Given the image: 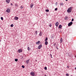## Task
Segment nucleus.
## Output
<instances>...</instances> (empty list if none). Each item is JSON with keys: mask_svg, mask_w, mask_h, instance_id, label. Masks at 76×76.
I'll return each instance as SVG.
<instances>
[{"mask_svg": "<svg viewBox=\"0 0 76 76\" xmlns=\"http://www.w3.org/2000/svg\"><path fill=\"white\" fill-rule=\"evenodd\" d=\"M45 76H47V75H45Z\"/></svg>", "mask_w": 76, "mask_h": 76, "instance_id": "41", "label": "nucleus"}, {"mask_svg": "<svg viewBox=\"0 0 76 76\" xmlns=\"http://www.w3.org/2000/svg\"><path fill=\"white\" fill-rule=\"evenodd\" d=\"M29 59L27 60L26 61V63L27 64H28V63H29Z\"/></svg>", "mask_w": 76, "mask_h": 76, "instance_id": "14", "label": "nucleus"}, {"mask_svg": "<svg viewBox=\"0 0 76 76\" xmlns=\"http://www.w3.org/2000/svg\"><path fill=\"white\" fill-rule=\"evenodd\" d=\"M6 12L7 13H10V9L8 8L6 10Z\"/></svg>", "mask_w": 76, "mask_h": 76, "instance_id": "3", "label": "nucleus"}, {"mask_svg": "<svg viewBox=\"0 0 76 76\" xmlns=\"http://www.w3.org/2000/svg\"><path fill=\"white\" fill-rule=\"evenodd\" d=\"M56 4H57V2L56 3Z\"/></svg>", "mask_w": 76, "mask_h": 76, "instance_id": "36", "label": "nucleus"}, {"mask_svg": "<svg viewBox=\"0 0 76 76\" xmlns=\"http://www.w3.org/2000/svg\"><path fill=\"white\" fill-rule=\"evenodd\" d=\"M44 69L45 70H47V67H45L44 68Z\"/></svg>", "mask_w": 76, "mask_h": 76, "instance_id": "24", "label": "nucleus"}, {"mask_svg": "<svg viewBox=\"0 0 76 76\" xmlns=\"http://www.w3.org/2000/svg\"><path fill=\"white\" fill-rule=\"evenodd\" d=\"M63 41V39H62V38H61L60 39V43H62Z\"/></svg>", "mask_w": 76, "mask_h": 76, "instance_id": "11", "label": "nucleus"}, {"mask_svg": "<svg viewBox=\"0 0 76 76\" xmlns=\"http://www.w3.org/2000/svg\"><path fill=\"white\" fill-rule=\"evenodd\" d=\"M51 26H52V25H51V24H50L49 25V26H50V27H51Z\"/></svg>", "mask_w": 76, "mask_h": 76, "instance_id": "31", "label": "nucleus"}, {"mask_svg": "<svg viewBox=\"0 0 76 76\" xmlns=\"http://www.w3.org/2000/svg\"><path fill=\"white\" fill-rule=\"evenodd\" d=\"M73 24V23L72 22H70L69 23H68V26H70L72 25Z\"/></svg>", "mask_w": 76, "mask_h": 76, "instance_id": "4", "label": "nucleus"}, {"mask_svg": "<svg viewBox=\"0 0 76 76\" xmlns=\"http://www.w3.org/2000/svg\"><path fill=\"white\" fill-rule=\"evenodd\" d=\"M14 19L15 20H18V19H19V18L17 17H15Z\"/></svg>", "mask_w": 76, "mask_h": 76, "instance_id": "9", "label": "nucleus"}, {"mask_svg": "<svg viewBox=\"0 0 76 76\" xmlns=\"http://www.w3.org/2000/svg\"><path fill=\"white\" fill-rule=\"evenodd\" d=\"M45 45H47L48 44V42L46 41L45 42Z\"/></svg>", "mask_w": 76, "mask_h": 76, "instance_id": "15", "label": "nucleus"}, {"mask_svg": "<svg viewBox=\"0 0 76 76\" xmlns=\"http://www.w3.org/2000/svg\"><path fill=\"white\" fill-rule=\"evenodd\" d=\"M58 22H57L55 23V25L57 27L58 26Z\"/></svg>", "mask_w": 76, "mask_h": 76, "instance_id": "7", "label": "nucleus"}, {"mask_svg": "<svg viewBox=\"0 0 76 76\" xmlns=\"http://www.w3.org/2000/svg\"><path fill=\"white\" fill-rule=\"evenodd\" d=\"M66 19H67V17H65V20H66Z\"/></svg>", "mask_w": 76, "mask_h": 76, "instance_id": "32", "label": "nucleus"}, {"mask_svg": "<svg viewBox=\"0 0 76 76\" xmlns=\"http://www.w3.org/2000/svg\"><path fill=\"white\" fill-rule=\"evenodd\" d=\"M57 9H58L57 8H55V11H57Z\"/></svg>", "mask_w": 76, "mask_h": 76, "instance_id": "25", "label": "nucleus"}, {"mask_svg": "<svg viewBox=\"0 0 76 76\" xmlns=\"http://www.w3.org/2000/svg\"><path fill=\"white\" fill-rule=\"evenodd\" d=\"M57 48V49H58V48Z\"/></svg>", "mask_w": 76, "mask_h": 76, "instance_id": "44", "label": "nucleus"}, {"mask_svg": "<svg viewBox=\"0 0 76 76\" xmlns=\"http://www.w3.org/2000/svg\"><path fill=\"white\" fill-rule=\"evenodd\" d=\"M18 59H15V61H18Z\"/></svg>", "mask_w": 76, "mask_h": 76, "instance_id": "22", "label": "nucleus"}, {"mask_svg": "<svg viewBox=\"0 0 76 76\" xmlns=\"http://www.w3.org/2000/svg\"><path fill=\"white\" fill-rule=\"evenodd\" d=\"M66 76H69V74H66Z\"/></svg>", "mask_w": 76, "mask_h": 76, "instance_id": "29", "label": "nucleus"}, {"mask_svg": "<svg viewBox=\"0 0 76 76\" xmlns=\"http://www.w3.org/2000/svg\"><path fill=\"white\" fill-rule=\"evenodd\" d=\"M71 76H72V75H71Z\"/></svg>", "mask_w": 76, "mask_h": 76, "instance_id": "45", "label": "nucleus"}, {"mask_svg": "<svg viewBox=\"0 0 76 76\" xmlns=\"http://www.w3.org/2000/svg\"><path fill=\"white\" fill-rule=\"evenodd\" d=\"M30 75L32 76H35V72H31L30 73Z\"/></svg>", "mask_w": 76, "mask_h": 76, "instance_id": "2", "label": "nucleus"}, {"mask_svg": "<svg viewBox=\"0 0 76 76\" xmlns=\"http://www.w3.org/2000/svg\"><path fill=\"white\" fill-rule=\"evenodd\" d=\"M10 0H6V2L7 3H10Z\"/></svg>", "mask_w": 76, "mask_h": 76, "instance_id": "8", "label": "nucleus"}, {"mask_svg": "<svg viewBox=\"0 0 76 76\" xmlns=\"http://www.w3.org/2000/svg\"><path fill=\"white\" fill-rule=\"evenodd\" d=\"M15 6H16L17 7L18 6V5L17 4H15Z\"/></svg>", "mask_w": 76, "mask_h": 76, "instance_id": "33", "label": "nucleus"}, {"mask_svg": "<svg viewBox=\"0 0 76 76\" xmlns=\"http://www.w3.org/2000/svg\"><path fill=\"white\" fill-rule=\"evenodd\" d=\"M75 70H76V67H75Z\"/></svg>", "mask_w": 76, "mask_h": 76, "instance_id": "38", "label": "nucleus"}, {"mask_svg": "<svg viewBox=\"0 0 76 76\" xmlns=\"http://www.w3.org/2000/svg\"><path fill=\"white\" fill-rule=\"evenodd\" d=\"M13 26H14V25H13V24H11V25H10L11 27H13Z\"/></svg>", "mask_w": 76, "mask_h": 76, "instance_id": "20", "label": "nucleus"}, {"mask_svg": "<svg viewBox=\"0 0 76 76\" xmlns=\"http://www.w3.org/2000/svg\"><path fill=\"white\" fill-rule=\"evenodd\" d=\"M42 47V45H39L38 48V49H41V47Z\"/></svg>", "mask_w": 76, "mask_h": 76, "instance_id": "6", "label": "nucleus"}, {"mask_svg": "<svg viewBox=\"0 0 76 76\" xmlns=\"http://www.w3.org/2000/svg\"><path fill=\"white\" fill-rule=\"evenodd\" d=\"M73 21H74V19L73 18H72V21L73 22Z\"/></svg>", "mask_w": 76, "mask_h": 76, "instance_id": "30", "label": "nucleus"}, {"mask_svg": "<svg viewBox=\"0 0 76 76\" xmlns=\"http://www.w3.org/2000/svg\"><path fill=\"white\" fill-rule=\"evenodd\" d=\"M1 20H3V18L2 17H1Z\"/></svg>", "mask_w": 76, "mask_h": 76, "instance_id": "26", "label": "nucleus"}, {"mask_svg": "<svg viewBox=\"0 0 76 76\" xmlns=\"http://www.w3.org/2000/svg\"><path fill=\"white\" fill-rule=\"evenodd\" d=\"M45 11L47 12H49V10H46Z\"/></svg>", "mask_w": 76, "mask_h": 76, "instance_id": "21", "label": "nucleus"}, {"mask_svg": "<svg viewBox=\"0 0 76 76\" xmlns=\"http://www.w3.org/2000/svg\"><path fill=\"white\" fill-rule=\"evenodd\" d=\"M33 6H34V5L32 4V3H31V5H30V7H31V8H32V7H33Z\"/></svg>", "mask_w": 76, "mask_h": 76, "instance_id": "12", "label": "nucleus"}, {"mask_svg": "<svg viewBox=\"0 0 76 76\" xmlns=\"http://www.w3.org/2000/svg\"><path fill=\"white\" fill-rule=\"evenodd\" d=\"M50 56H51H51H52V55H51V54H50Z\"/></svg>", "mask_w": 76, "mask_h": 76, "instance_id": "37", "label": "nucleus"}, {"mask_svg": "<svg viewBox=\"0 0 76 76\" xmlns=\"http://www.w3.org/2000/svg\"><path fill=\"white\" fill-rule=\"evenodd\" d=\"M39 35V36H42V32L41 31H40Z\"/></svg>", "mask_w": 76, "mask_h": 76, "instance_id": "10", "label": "nucleus"}, {"mask_svg": "<svg viewBox=\"0 0 76 76\" xmlns=\"http://www.w3.org/2000/svg\"><path fill=\"white\" fill-rule=\"evenodd\" d=\"M22 67L23 68V69H24V68H25V66L23 65H22Z\"/></svg>", "mask_w": 76, "mask_h": 76, "instance_id": "28", "label": "nucleus"}, {"mask_svg": "<svg viewBox=\"0 0 76 76\" xmlns=\"http://www.w3.org/2000/svg\"><path fill=\"white\" fill-rule=\"evenodd\" d=\"M72 7H71L70 8H68L67 10V12L68 13H71L72 12Z\"/></svg>", "mask_w": 76, "mask_h": 76, "instance_id": "1", "label": "nucleus"}, {"mask_svg": "<svg viewBox=\"0 0 76 76\" xmlns=\"http://www.w3.org/2000/svg\"><path fill=\"white\" fill-rule=\"evenodd\" d=\"M66 0V1H67V0Z\"/></svg>", "mask_w": 76, "mask_h": 76, "instance_id": "39", "label": "nucleus"}, {"mask_svg": "<svg viewBox=\"0 0 76 76\" xmlns=\"http://www.w3.org/2000/svg\"><path fill=\"white\" fill-rule=\"evenodd\" d=\"M35 33L36 35H37V31H35Z\"/></svg>", "mask_w": 76, "mask_h": 76, "instance_id": "27", "label": "nucleus"}, {"mask_svg": "<svg viewBox=\"0 0 76 76\" xmlns=\"http://www.w3.org/2000/svg\"><path fill=\"white\" fill-rule=\"evenodd\" d=\"M51 58H53V57H52V56H51Z\"/></svg>", "mask_w": 76, "mask_h": 76, "instance_id": "40", "label": "nucleus"}, {"mask_svg": "<svg viewBox=\"0 0 76 76\" xmlns=\"http://www.w3.org/2000/svg\"><path fill=\"white\" fill-rule=\"evenodd\" d=\"M48 40V38L46 37L45 40V41H47Z\"/></svg>", "mask_w": 76, "mask_h": 76, "instance_id": "19", "label": "nucleus"}, {"mask_svg": "<svg viewBox=\"0 0 76 76\" xmlns=\"http://www.w3.org/2000/svg\"><path fill=\"white\" fill-rule=\"evenodd\" d=\"M20 8L21 9H23V6H21L20 7Z\"/></svg>", "mask_w": 76, "mask_h": 76, "instance_id": "23", "label": "nucleus"}, {"mask_svg": "<svg viewBox=\"0 0 76 76\" xmlns=\"http://www.w3.org/2000/svg\"><path fill=\"white\" fill-rule=\"evenodd\" d=\"M11 5H12V6L13 5V4H12V3H11Z\"/></svg>", "mask_w": 76, "mask_h": 76, "instance_id": "35", "label": "nucleus"}, {"mask_svg": "<svg viewBox=\"0 0 76 76\" xmlns=\"http://www.w3.org/2000/svg\"><path fill=\"white\" fill-rule=\"evenodd\" d=\"M67 68H69V66H67Z\"/></svg>", "mask_w": 76, "mask_h": 76, "instance_id": "34", "label": "nucleus"}, {"mask_svg": "<svg viewBox=\"0 0 76 76\" xmlns=\"http://www.w3.org/2000/svg\"><path fill=\"white\" fill-rule=\"evenodd\" d=\"M17 52H18V53H22V49H19L18 50V51H17Z\"/></svg>", "mask_w": 76, "mask_h": 76, "instance_id": "5", "label": "nucleus"}, {"mask_svg": "<svg viewBox=\"0 0 76 76\" xmlns=\"http://www.w3.org/2000/svg\"><path fill=\"white\" fill-rule=\"evenodd\" d=\"M28 51H29L31 50V49L29 48V47H28Z\"/></svg>", "mask_w": 76, "mask_h": 76, "instance_id": "18", "label": "nucleus"}, {"mask_svg": "<svg viewBox=\"0 0 76 76\" xmlns=\"http://www.w3.org/2000/svg\"><path fill=\"white\" fill-rule=\"evenodd\" d=\"M1 41V40H0V42Z\"/></svg>", "mask_w": 76, "mask_h": 76, "instance_id": "42", "label": "nucleus"}, {"mask_svg": "<svg viewBox=\"0 0 76 76\" xmlns=\"http://www.w3.org/2000/svg\"><path fill=\"white\" fill-rule=\"evenodd\" d=\"M0 27H1V26H0Z\"/></svg>", "mask_w": 76, "mask_h": 76, "instance_id": "43", "label": "nucleus"}, {"mask_svg": "<svg viewBox=\"0 0 76 76\" xmlns=\"http://www.w3.org/2000/svg\"><path fill=\"white\" fill-rule=\"evenodd\" d=\"M40 42V41H39L38 42H36V44H37L39 45V43Z\"/></svg>", "mask_w": 76, "mask_h": 76, "instance_id": "13", "label": "nucleus"}, {"mask_svg": "<svg viewBox=\"0 0 76 76\" xmlns=\"http://www.w3.org/2000/svg\"><path fill=\"white\" fill-rule=\"evenodd\" d=\"M62 27V26L61 25H60L59 26L58 28H61V27Z\"/></svg>", "mask_w": 76, "mask_h": 76, "instance_id": "17", "label": "nucleus"}, {"mask_svg": "<svg viewBox=\"0 0 76 76\" xmlns=\"http://www.w3.org/2000/svg\"><path fill=\"white\" fill-rule=\"evenodd\" d=\"M64 4L63 3H60V6H63Z\"/></svg>", "mask_w": 76, "mask_h": 76, "instance_id": "16", "label": "nucleus"}]
</instances>
